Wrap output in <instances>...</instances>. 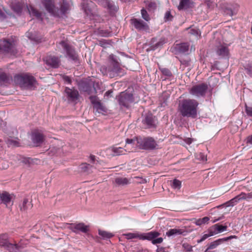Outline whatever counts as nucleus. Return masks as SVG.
Returning <instances> with one entry per match:
<instances>
[{
	"label": "nucleus",
	"mask_w": 252,
	"mask_h": 252,
	"mask_svg": "<svg viewBox=\"0 0 252 252\" xmlns=\"http://www.w3.org/2000/svg\"><path fill=\"white\" fill-rule=\"evenodd\" d=\"M126 143L132 147L131 151L137 149L145 150H152L158 148V145L151 137H136L133 139H126Z\"/></svg>",
	"instance_id": "1"
},
{
	"label": "nucleus",
	"mask_w": 252,
	"mask_h": 252,
	"mask_svg": "<svg viewBox=\"0 0 252 252\" xmlns=\"http://www.w3.org/2000/svg\"><path fill=\"white\" fill-rule=\"evenodd\" d=\"M198 104V101L195 99H184L179 105V111L184 117L195 118L197 116Z\"/></svg>",
	"instance_id": "2"
},
{
	"label": "nucleus",
	"mask_w": 252,
	"mask_h": 252,
	"mask_svg": "<svg viewBox=\"0 0 252 252\" xmlns=\"http://www.w3.org/2000/svg\"><path fill=\"white\" fill-rule=\"evenodd\" d=\"M14 81L21 87L27 89L35 87L37 83L35 78L29 74L17 75L14 76Z\"/></svg>",
	"instance_id": "3"
},
{
	"label": "nucleus",
	"mask_w": 252,
	"mask_h": 252,
	"mask_svg": "<svg viewBox=\"0 0 252 252\" xmlns=\"http://www.w3.org/2000/svg\"><path fill=\"white\" fill-rule=\"evenodd\" d=\"M7 234L0 235V246L4 247L9 252H20L24 247L20 244H12L9 242Z\"/></svg>",
	"instance_id": "4"
},
{
	"label": "nucleus",
	"mask_w": 252,
	"mask_h": 252,
	"mask_svg": "<svg viewBox=\"0 0 252 252\" xmlns=\"http://www.w3.org/2000/svg\"><path fill=\"white\" fill-rule=\"evenodd\" d=\"M117 99L121 108L124 107L128 108L130 104L134 101L132 94L125 92L121 93L120 94L117 96Z\"/></svg>",
	"instance_id": "5"
},
{
	"label": "nucleus",
	"mask_w": 252,
	"mask_h": 252,
	"mask_svg": "<svg viewBox=\"0 0 252 252\" xmlns=\"http://www.w3.org/2000/svg\"><path fill=\"white\" fill-rule=\"evenodd\" d=\"M208 89L207 84L203 83L193 86L189 89V93L196 97H204Z\"/></svg>",
	"instance_id": "6"
},
{
	"label": "nucleus",
	"mask_w": 252,
	"mask_h": 252,
	"mask_svg": "<svg viewBox=\"0 0 252 252\" xmlns=\"http://www.w3.org/2000/svg\"><path fill=\"white\" fill-rule=\"evenodd\" d=\"M60 44L66 52V57L75 63L78 61V56L74 48L65 41H62Z\"/></svg>",
	"instance_id": "7"
},
{
	"label": "nucleus",
	"mask_w": 252,
	"mask_h": 252,
	"mask_svg": "<svg viewBox=\"0 0 252 252\" xmlns=\"http://www.w3.org/2000/svg\"><path fill=\"white\" fill-rule=\"evenodd\" d=\"M52 11L48 12L55 17H60L65 15L69 10V5L65 0H63L59 9L55 7L53 2V8L52 7Z\"/></svg>",
	"instance_id": "8"
},
{
	"label": "nucleus",
	"mask_w": 252,
	"mask_h": 252,
	"mask_svg": "<svg viewBox=\"0 0 252 252\" xmlns=\"http://www.w3.org/2000/svg\"><path fill=\"white\" fill-rule=\"evenodd\" d=\"M89 99L93 105L94 108L98 113L105 114L107 112L106 107L100 102L96 96H90Z\"/></svg>",
	"instance_id": "9"
},
{
	"label": "nucleus",
	"mask_w": 252,
	"mask_h": 252,
	"mask_svg": "<svg viewBox=\"0 0 252 252\" xmlns=\"http://www.w3.org/2000/svg\"><path fill=\"white\" fill-rule=\"evenodd\" d=\"M0 51H3L6 53H13L14 52V41L8 39H0Z\"/></svg>",
	"instance_id": "10"
},
{
	"label": "nucleus",
	"mask_w": 252,
	"mask_h": 252,
	"mask_svg": "<svg viewBox=\"0 0 252 252\" xmlns=\"http://www.w3.org/2000/svg\"><path fill=\"white\" fill-rule=\"evenodd\" d=\"M159 235L160 233L156 231L145 233L144 237L146 238L144 239V240L151 241L153 245L161 244L163 242V238L161 237L158 238Z\"/></svg>",
	"instance_id": "11"
},
{
	"label": "nucleus",
	"mask_w": 252,
	"mask_h": 252,
	"mask_svg": "<svg viewBox=\"0 0 252 252\" xmlns=\"http://www.w3.org/2000/svg\"><path fill=\"white\" fill-rule=\"evenodd\" d=\"M105 69V73H109V75L111 77H113L115 76L120 75L122 69L119 66L118 63H112V64L108 67H103Z\"/></svg>",
	"instance_id": "12"
},
{
	"label": "nucleus",
	"mask_w": 252,
	"mask_h": 252,
	"mask_svg": "<svg viewBox=\"0 0 252 252\" xmlns=\"http://www.w3.org/2000/svg\"><path fill=\"white\" fill-rule=\"evenodd\" d=\"M68 225V228L75 233H78L79 232L86 233L89 231L88 226L86 225L83 222L69 223Z\"/></svg>",
	"instance_id": "13"
},
{
	"label": "nucleus",
	"mask_w": 252,
	"mask_h": 252,
	"mask_svg": "<svg viewBox=\"0 0 252 252\" xmlns=\"http://www.w3.org/2000/svg\"><path fill=\"white\" fill-rule=\"evenodd\" d=\"M130 23L138 31H147L149 30L148 25L141 19L133 18L131 19Z\"/></svg>",
	"instance_id": "14"
},
{
	"label": "nucleus",
	"mask_w": 252,
	"mask_h": 252,
	"mask_svg": "<svg viewBox=\"0 0 252 252\" xmlns=\"http://www.w3.org/2000/svg\"><path fill=\"white\" fill-rule=\"evenodd\" d=\"M44 61L47 65L53 68H57L61 64L60 58L54 56H48L46 57Z\"/></svg>",
	"instance_id": "15"
},
{
	"label": "nucleus",
	"mask_w": 252,
	"mask_h": 252,
	"mask_svg": "<svg viewBox=\"0 0 252 252\" xmlns=\"http://www.w3.org/2000/svg\"><path fill=\"white\" fill-rule=\"evenodd\" d=\"M64 93L68 101L69 102H74L78 99L79 93L77 90L66 87L64 90Z\"/></svg>",
	"instance_id": "16"
},
{
	"label": "nucleus",
	"mask_w": 252,
	"mask_h": 252,
	"mask_svg": "<svg viewBox=\"0 0 252 252\" xmlns=\"http://www.w3.org/2000/svg\"><path fill=\"white\" fill-rule=\"evenodd\" d=\"M142 123L146 125L147 128H154L156 126L155 117L152 113L147 114L142 120Z\"/></svg>",
	"instance_id": "17"
},
{
	"label": "nucleus",
	"mask_w": 252,
	"mask_h": 252,
	"mask_svg": "<svg viewBox=\"0 0 252 252\" xmlns=\"http://www.w3.org/2000/svg\"><path fill=\"white\" fill-rule=\"evenodd\" d=\"M126 149H124L122 147H112L110 148V150L112 152V155L113 156H119L121 155L125 154L126 152H132L131 150L132 149V147L130 146H128L126 144Z\"/></svg>",
	"instance_id": "18"
},
{
	"label": "nucleus",
	"mask_w": 252,
	"mask_h": 252,
	"mask_svg": "<svg viewBox=\"0 0 252 252\" xmlns=\"http://www.w3.org/2000/svg\"><path fill=\"white\" fill-rule=\"evenodd\" d=\"M216 52L218 56L223 58L228 56L229 50L225 44H222L217 46Z\"/></svg>",
	"instance_id": "19"
},
{
	"label": "nucleus",
	"mask_w": 252,
	"mask_h": 252,
	"mask_svg": "<svg viewBox=\"0 0 252 252\" xmlns=\"http://www.w3.org/2000/svg\"><path fill=\"white\" fill-rule=\"evenodd\" d=\"M0 201L1 203L4 204L7 207L12 205V196L6 191L0 193Z\"/></svg>",
	"instance_id": "20"
},
{
	"label": "nucleus",
	"mask_w": 252,
	"mask_h": 252,
	"mask_svg": "<svg viewBox=\"0 0 252 252\" xmlns=\"http://www.w3.org/2000/svg\"><path fill=\"white\" fill-rule=\"evenodd\" d=\"M32 140L36 146H39L43 143L44 136L38 132H34L32 134Z\"/></svg>",
	"instance_id": "21"
},
{
	"label": "nucleus",
	"mask_w": 252,
	"mask_h": 252,
	"mask_svg": "<svg viewBox=\"0 0 252 252\" xmlns=\"http://www.w3.org/2000/svg\"><path fill=\"white\" fill-rule=\"evenodd\" d=\"M227 228V225H222L217 223L212 226L209 228V231L212 232L213 235L226 231Z\"/></svg>",
	"instance_id": "22"
},
{
	"label": "nucleus",
	"mask_w": 252,
	"mask_h": 252,
	"mask_svg": "<svg viewBox=\"0 0 252 252\" xmlns=\"http://www.w3.org/2000/svg\"><path fill=\"white\" fill-rule=\"evenodd\" d=\"M25 6V5L24 2L19 1L13 2L11 5L12 9L18 15L21 14Z\"/></svg>",
	"instance_id": "23"
},
{
	"label": "nucleus",
	"mask_w": 252,
	"mask_h": 252,
	"mask_svg": "<svg viewBox=\"0 0 252 252\" xmlns=\"http://www.w3.org/2000/svg\"><path fill=\"white\" fill-rule=\"evenodd\" d=\"M187 231L184 229L173 228L168 230L166 232V235L168 237H171L179 235H185Z\"/></svg>",
	"instance_id": "24"
},
{
	"label": "nucleus",
	"mask_w": 252,
	"mask_h": 252,
	"mask_svg": "<svg viewBox=\"0 0 252 252\" xmlns=\"http://www.w3.org/2000/svg\"><path fill=\"white\" fill-rule=\"evenodd\" d=\"M189 46L188 43H182L177 44L175 46V49L179 53L186 54L189 51Z\"/></svg>",
	"instance_id": "25"
},
{
	"label": "nucleus",
	"mask_w": 252,
	"mask_h": 252,
	"mask_svg": "<svg viewBox=\"0 0 252 252\" xmlns=\"http://www.w3.org/2000/svg\"><path fill=\"white\" fill-rule=\"evenodd\" d=\"M127 239H132L134 238H138L140 240H144L145 233H128L124 235Z\"/></svg>",
	"instance_id": "26"
},
{
	"label": "nucleus",
	"mask_w": 252,
	"mask_h": 252,
	"mask_svg": "<svg viewBox=\"0 0 252 252\" xmlns=\"http://www.w3.org/2000/svg\"><path fill=\"white\" fill-rule=\"evenodd\" d=\"M32 205L31 202L29 201L27 198H24L23 202L19 204L20 209L22 212H26L32 208Z\"/></svg>",
	"instance_id": "27"
},
{
	"label": "nucleus",
	"mask_w": 252,
	"mask_h": 252,
	"mask_svg": "<svg viewBox=\"0 0 252 252\" xmlns=\"http://www.w3.org/2000/svg\"><path fill=\"white\" fill-rule=\"evenodd\" d=\"M192 2L191 0H181L178 6L179 10H186L191 6Z\"/></svg>",
	"instance_id": "28"
},
{
	"label": "nucleus",
	"mask_w": 252,
	"mask_h": 252,
	"mask_svg": "<svg viewBox=\"0 0 252 252\" xmlns=\"http://www.w3.org/2000/svg\"><path fill=\"white\" fill-rule=\"evenodd\" d=\"M26 7L28 9L29 14L31 16H34L36 17L37 19H40L41 20H42L41 18V13L39 11L35 9L32 6H28L27 5Z\"/></svg>",
	"instance_id": "29"
},
{
	"label": "nucleus",
	"mask_w": 252,
	"mask_h": 252,
	"mask_svg": "<svg viewBox=\"0 0 252 252\" xmlns=\"http://www.w3.org/2000/svg\"><path fill=\"white\" fill-rule=\"evenodd\" d=\"M167 42V39L165 38H161L155 44L154 42L152 43L150 48L152 50H156L157 49L160 48Z\"/></svg>",
	"instance_id": "30"
},
{
	"label": "nucleus",
	"mask_w": 252,
	"mask_h": 252,
	"mask_svg": "<svg viewBox=\"0 0 252 252\" xmlns=\"http://www.w3.org/2000/svg\"><path fill=\"white\" fill-rule=\"evenodd\" d=\"M41 3L45 7L47 11H52V7L53 6V1L52 0H41Z\"/></svg>",
	"instance_id": "31"
},
{
	"label": "nucleus",
	"mask_w": 252,
	"mask_h": 252,
	"mask_svg": "<svg viewBox=\"0 0 252 252\" xmlns=\"http://www.w3.org/2000/svg\"><path fill=\"white\" fill-rule=\"evenodd\" d=\"M98 234L102 237L103 239H107L114 236V234L108 231L98 230Z\"/></svg>",
	"instance_id": "32"
},
{
	"label": "nucleus",
	"mask_w": 252,
	"mask_h": 252,
	"mask_svg": "<svg viewBox=\"0 0 252 252\" xmlns=\"http://www.w3.org/2000/svg\"><path fill=\"white\" fill-rule=\"evenodd\" d=\"M115 183L120 186L127 185L129 183V180L126 178L118 177L115 179Z\"/></svg>",
	"instance_id": "33"
},
{
	"label": "nucleus",
	"mask_w": 252,
	"mask_h": 252,
	"mask_svg": "<svg viewBox=\"0 0 252 252\" xmlns=\"http://www.w3.org/2000/svg\"><path fill=\"white\" fill-rule=\"evenodd\" d=\"M239 201H240V200L238 195L236 196L235 197L230 200L229 201L226 202L225 203V204L226 206L227 207H233L236 204H237Z\"/></svg>",
	"instance_id": "34"
},
{
	"label": "nucleus",
	"mask_w": 252,
	"mask_h": 252,
	"mask_svg": "<svg viewBox=\"0 0 252 252\" xmlns=\"http://www.w3.org/2000/svg\"><path fill=\"white\" fill-rule=\"evenodd\" d=\"M237 239V236L235 235H231L227 237H224L222 238L218 239L217 240V243L218 244V245H220L225 242H226L228 240H231L232 239Z\"/></svg>",
	"instance_id": "35"
},
{
	"label": "nucleus",
	"mask_w": 252,
	"mask_h": 252,
	"mask_svg": "<svg viewBox=\"0 0 252 252\" xmlns=\"http://www.w3.org/2000/svg\"><path fill=\"white\" fill-rule=\"evenodd\" d=\"M240 200H248L252 198V192H250L248 193H246L245 192H241L240 194H238Z\"/></svg>",
	"instance_id": "36"
},
{
	"label": "nucleus",
	"mask_w": 252,
	"mask_h": 252,
	"mask_svg": "<svg viewBox=\"0 0 252 252\" xmlns=\"http://www.w3.org/2000/svg\"><path fill=\"white\" fill-rule=\"evenodd\" d=\"M18 139H8L6 140V143L8 145V146H16L18 147L19 146V143L18 141Z\"/></svg>",
	"instance_id": "37"
},
{
	"label": "nucleus",
	"mask_w": 252,
	"mask_h": 252,
	"mask_svg": "<svg viewBox=\"0 0 252 252\" xmlns=\"http://www.w3.org/2000/svg\"><path fill=\"white\" fill-rule=\"evenodd\" d=\"M209 220V218H208V217H205L202 219H199L196 220L195 221V223L197 225H201L202 224L207 223Z\"/></svg>",
	"instance_id": "38"
},
{
	"label": "nucleus",
	"mask_w": 252,
	"mask_h": 252,
	"mask_svg": "<svg viewBox=\"0 0 252 252\" xmlns=\"http://www.w3.org/2000/svg\"><path fill=\"white\" fill-rule=\"evenodd\" d=\"M141 14L142 18L144 19L146 21L148 22L150 20V17L145 9L142 8L141 10Z\"/></svg>",
	"instance_id": "39"
},
{
	"label": "nucleus",
	"mask_w": 252,
	"mask_h": 252,
	"mask_svg": "<svg viewBox=\"0 0 252 252\" xmlns=\"http://www.w3.org/2000/svg\"><path fill=\"white\" fill-rule=\"evenodd\" d=\"M181 187V182L177 179H174L173 181L172 187L174 189H179Z\"/></svg>",
	"instance_id": "40"
},
{
	"label": "nucleus",
	"mask_w": 252,
	"mask_h": 252,
	"mask_svg": "<svg viewBox=\"0 0 252 252\" xmlns=\"http://www.w3.org/2000/svg\"><path fill=\"white\" fill-rule=\"evenodd\" d=\"M159 70L161 71L162 73L167 77H170L172 76V73L169 69L166 68L159 67Z\"/></svg>",
	"instance_id": "41"
},
{
	"label": "nucleus",
	"mask_w": 252,
	"mask_h": 252,
	"mask_svg": "<svg viewBox=\"0 0 252 252\" xmlns=\"http://www.w3.org/2000/svg\"><path fill=\"white\" fill-rule=\"evenodd\" d=\"M93 167V166L87 163H82L80 165V168L83 171H88Z\"/></svg>",
	"instance_id": "42"
},
{
	"label": "nucleus",
	"mask_w": 252,
	"mask_h": 252,
	"mask_svg": "<svg viewBox=\"0 0 252 252\" xmlns=\"http://www.w3.org/2000/svg\"><path fill=\"white\" fill-rule=\"evenodd\" d=\"M208 232L209 233L204 234L200 239L197 240L198 243H201L204 241L205 240H206L208 237L213 236V234L212 233V232H211V231H209V229H208Z\"/></svg>",
	"instance_id": "43"
},
{
	"label": "nucleus",
	"mask_w": 252,
	"mask_h": 252,
	"mask_svg": "<svg viewBox=\"0 0 252 252\" xmlns=\"http://www.w3.org/2000/svg\"><path fill=\"white\" fill-rule=\"evenodd\" d=\"M164 19L165 22L172 21L173 16L171 14L170 11H167L165 12Z\"/></svg>",
	"instance_id": "44"
},
{
	"label": "nucleus",
	"mask_w": 252,
	"mask_h": 252,
	"mask_svg": "<svg viewBox=\"0 0 252 252\" xmlns=\"http://www.w3.org/2000/svg\"><path fill=\"white\" fill-rule=\"evenodd\" d=\"M245 111L248 116L252 117V105L251 106H248L246 104Z\"/></svg>",
	"instance_id": "45"
},
{
	"label": "nucleus",
	"mask_w": 252,
	"mask_h": 252,
	"mask_svg": "<svg viewBox=\"0 0 252 252\" xmlns=\"http://www.w3.org/2000/svg\"><path fill=\"white\" fill-rule=\"evenodd\" d=\"M196 158L202 161H206L207 160V158H206V156L202 153H199V154H198L197 155H196Z\"/></svg>",
	"instance_id": "46"
},
{
	"label": "nucleus",
	"mask_w": 252,
	"mask_h": 252,
	"mask_svg": "<svg viewBox=\"0 0 252 252\" xmlns=\"http://www.w3.org/2000/svg\"><path fill=\"white\" fill-rule=\"evenodd\" d=\"M62 79H63V81L65 83H66V84H71V83H72L71 79L68 76H66V75H63L62 76Z\"/></svg>",
	"instance_id": "47"
},
{
	"label": "nucleus",
	"mask_w": 252,
	"mask_h": 252,
	"mask_svg": "<svg viewBox=\"0 0 252 252\" xmlns=\"http://www.w3.org/2000/svg\"><path fill=\"white\" fill-rule=\"evenodd\" d=\"M8 77L5 73H0V81L6 82L8 80Z\"/></svg>",
	"instance_id": "48"
},
{
	"label": "nucleus",
	"mask_w": 252,
	"mask_h": 252,
	"mask_svg": "<svg viewBox=\"0 0 252 252\" xmlns=\"http://www.w3.org/2000/svg\"><path fill=\"white\" fill-rule=\"evenodd\" d=\"M26 35L29 39L36 42H38L40 40L37 39V38L35 37L30 32H27L26 33Z\"/></svg>",
	"instance_id": "49"
},
{
	"label": "nucleus",
	"mask_w": 252,
	"mask_h": 252,
	"mask_svg": "<svg viewBox=\"0 0 252 252\" xmlns=\"http://www.w3.org/2000/svg\"><path fill=\"white\" fill-rule=\"evenodd\" d=\"M181 63L184 65L185 67L188 66L189 65V59H181L180 60Z\"/></svg>",
	"instance_id": "50"
},
{
	"label": "nucleus",
	"mask_w": 252,
	"mask_h": 252,
	"mask_svg": "<svg viewBox=\"0 0 252 252\" xmlns=\"http://www.w3.org/2000/svg\"><path fill=\"white\" fill-rule=\"evenodd\" d=\"M218 245L217 240L212 242L209 246V249H214L216 248Z\"/></svg>",
	"instance_id": "51"
},
{
	"label": "nucleus",
	"mask_w": 252,
	"mask_h": 252,
	"mask_svg": "<svg viewBox=\"0 0 252 252\" xmlns=\"http://www.w3.org/2000/svg\"><path fill=\"white\" fill-rule=\"evenodd\" d=\"M148 6L150 9H155L157 7V4L154 2H151L148 4Z\"/></svg>",
	"instance_id": "52"
},
{
	"label": "nucleus",
	"mask_w": 252,
	"mask_h": 252,
	"mask_svg": "<svg viewBox=\"0 0 252 252\" xmlns=\"http://www.w3.org/2000/svg\"><path fill=\"white\" fill-rule=\"evenodd\" d=\"M156 252H168L167 251H166V249L165 248L163 247H159L158 246V248L156 250Z\"/></svg>",
	"instance_id": "53"
},
{
	"label": "nucleus",
	"mask_w": 252,
	"mask_h": 252,
	"mask_svg": "<svg viewBox=\"0 0 252 252\" xmlns=\"http://www.w3.org/2000/svg\"><path fill=\"white\" fill-rule=\"evenodd\" d=\"M90 158L91 160L92 161V163L95 164L96 162H98V161L96 160L95 156L91 155Z\"/></svg>",
	"instance_id": "54"
},
{
	"label": "nucleus",
	"mask_w": 252,
	"mask_h": 252,
	"mask_svg": "<svg viewBox=\"0 0 252 252\" xmlns=\"http://www.w3.org/2000/svg\"><path fill=\"white\" fill-rule=\"evenodd\" d=\"M189 33L191 34L197 35L198 34V30L197 29H191L190 30Z\"/></svg>",
	"instance_id": "55"
},
{
	"label": "nucleus",
	"mask_w": 252,
	"mask_h": 252,
	"mask_svg": "<svg viewBox=\"0 0 252 252\" xmlns=\"http://www.w3.org/2000/svg\"><path fill=\"white\" fill-rule=\"evenodd\" d=\"M246 143L247 144L252 145V134L247 137Z\"/></svg>",
	"instance_id": "56"
},
{
	"label": "nucleus",
	"mask_w": 252,
	"mask_h": 252,
	"mask_svg": "<svg viewBox=\"0 0 252 252\" xmlns=\"http://www.w3.org/2000/svg\"><path fill=\"white\" fill-rule=\"evenodd\" d=\"M6 18V16L5 13L0 10V20H2L5 19Z\"/></svg>",
	"instance_id": "57"
},
{
	"label": "nucleus",
	"mask_w": 252,
	"mask_h": 252,
	"mask_svg": "<svg viewBox=\"0 0 252 252\" xmlns=\"http://www.w3.org/2000/svg\"><path fill=\"white\" fill-rule=\"evenodd\" d=\"M109 59L112 61V63H118L115 56L112 54L109 56Z\"/></svg>",
	"instance_id": "58"
},
{
	"label": "nucleus",
	"mask_w": 252,
	"mask_h": 252,
	"mask_svg": "<svg viewBox=\"0 0 252 252\" xmlns=\"http://www.w3.org/2000/svg\"><path fill=\"white\" fill-rule=\"evenodd\" d=\"M184 141L188 144H190L192 142V139L190 138H186L184 139Z\"/></svg>",
	"instance_id": "59"
},
{
	"label": "nucleus",
	"mask_w": 252,
	"mask_h": 252,
	"mask_svg": "<svg viewBox=\"0 0 252 252\" xmlns=\"http://www.w3.org/2000/svg\"><path fill=\"white\" fill-rule=\"evenodd\" d=\"M246 70L247 73L248 74H249L250 76H252V72L251 71V69L247 68H246Z\"/></svg>",
	"instance_id": "60"
},
{
	"label": "nucleus",
	"mask_w": 252,
	"mask_h": 252,
	"mask_svg": "<svg viewBox=\"0 0 252 252\" xmlns=\"http://www.w3.org/2000/svg\"><path fill=\"white\" fill-rule=\"evenodd\" d=\"M220 219H221V218H220H220H218V219H215V220H213L212 221V222H213V223H215V222H217V221H218L220 220Z\"/></svg>",
	"instance_id": "61"
},
{
	"label": "nucleus",
	"mask_w": 252,
	"mask_h": 252,
	"mask_svg": "<svg viewBox=\"0 0 252 252\" xmlns=\"http://www.w3.org/2000/svg\"><path fill=\"white\" fill-rule=\"evenodd\" d=\"M249 220H250V222L252 223V214L250 216Z\"/></svg>",
	"instance_id": "62"
},
{
	"label": "nucleus",
	"mask_w": 252,
	"mask_h": 252,
	"mask_svg": "<svg viewBox=\"0 0 252 252\" xmlns=\"http://www.w3.org/2000/svg\"><path fill=\"white\" fill-rule=\"evenodd\" d=\"M139 252H150L148 250H143L140 251Z\"/></svg>",
	"instance_id": "63"
},
{
	"label": "nucleus",
	"mask_w": 252,
	"mask_h": 252,
	"mask_svg": "<svg viewBox=\"0 0 252 252\" xmlns=\"http://www.w3.org/2000/svg\"><path fill=\"white\" fill-rule=\"evenodd\" d=\"M210 250V249H209V248H208L205 251V252H210L209 250Z\"/></svg>",
	"instance_id": "64"
}]
</instances>
